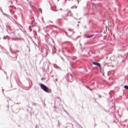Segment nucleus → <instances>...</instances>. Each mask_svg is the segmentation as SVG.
<instances>
[{
  "label": "nucleus",
  "mask_w": 128,
  "mask_h": 128,
  "mask_svg": "<svg viewBox=\"0 0 128 128\" xmlns=\"http://www.w3.org/2000/svg\"><path fill=\"white\" fill-rule=\"evenodd\" d=\"M92 64L94 66H98V68H100V63H98L94 62H92Z\"/></svg>",
  "instance_id": "obj_2"
},
{
  "label": "nucleus",
  "mask_w": 128,
  "mask_h": 128,
  "mask_svg": "<svg viewBox=\"0 0 128 128\" xmlns=\"http://www.w3.org/2000/svg\"><path fill=\"white\" fill-rule=\"evenodd\" d=\"M29 28H30V32H32V28H31L30 26H29Z\"/></svg>",
  "instance_id": "obj_7"
},
{
  "label": "nucleus",
  "mask_w": 128,
  "mask_h": 128,
  "mask_svg": "<svg viewBox=\"0 0 128 128\" xmlns=\"http://www.w3.org/2000/svg\"><path fill=\"white\" fill-rule=\"evenodd\" d=\"M40 86L42 90L45 92L50 93L52 92V90L44 84H40Z\"/></svg>",
  "instance_id": "obj_1"
},
{
  "label": "nucleus",
  "mask_w": 128,
  "mask_h": 128,
  "mask_svg": "<svg viewBox=\"0 0 128 128\" xmlns=\"http://www.w3.org/2000/svg\"><path fill=\"white\" fill-rule=\"evenodd\" d=\"M124 88H126V90H128V86H124Z\"/></svg>",
  "instance_id": "obj_6"
},
{
  "label": "nucleus",
  "mask_w": 128,
  "mask_h": 128,
  "mask_svg": "<svg viewBox=\"0 0 128 128\" xmlns=\"http://www.w3.org/2000/svg\"><path fill=\"white\" fill-rule=\"evenodd\" d=\"M38 10V11H39L40 12H41V14L42 12V8H39Z\"/></svg>",
  "instance_id": "obj_5"
},
{
  "label": "nucleus",
  "mask_w": 128,
  "mask_h": 128,
  "mask_svg": "<svg viewBox=\"0 0 128 128\" xmlns=\"http://www.w3.org/2000/svg\"><path fill=\"white\" fill-rule=\"evenodd\" d=\"M60 10H62V9L60 8Z\"/></svg>",
  "instance_id": "obj_8"
},
{
  "label": "nucleus",
  "mask_w": 128,
  "mask_h": 128,
  "mask_svg": "<svg viewBox=\"0 0 128 128\" xmlns=\"http://www.w3.org/2000/svg\"><path fill=\"white\" fill-rule=\"evenodd\" d=\"M94 36V35H90L86 36V38H92Z\"/></svg>",
  "instance_id": "obj_4"
},
{
  "label": "nucleus",
  "mask_w": 128,
  "mask_h": 128,
  "mask_svg": "<svg viewBox=\"0 0 128 128\" xmlns=\"http://www.w3.org/2000/svg\"><path fill=\"white\" fill-rule=\"evenodd\" d=\"M99 68H100V72H102V74H104V70L102 68V66H100V67H99Z\"/></svg>",
  "instance_id": "obj_3"
}]
</instances>
